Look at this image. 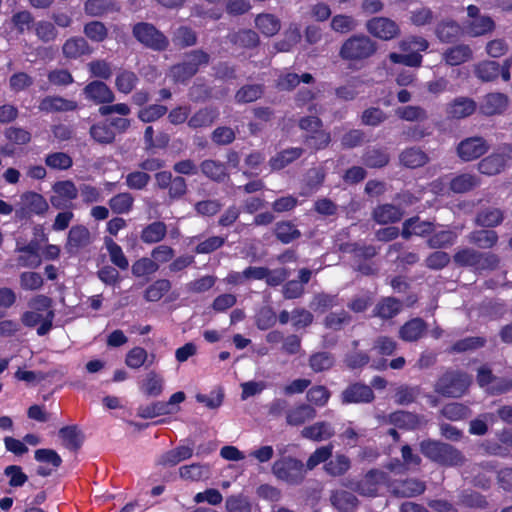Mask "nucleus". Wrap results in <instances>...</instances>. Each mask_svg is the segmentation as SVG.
Wrapping results in <instances>:
<instances>
[{
  "label": "nucleus",
  "mask_w": 512,
  "mask_h": 512,
  "mask_svg": "<svg viewBox=\"0 0 512 512\" xmlns=\"http://www.w3.org/2000/svg\"><path fill=\"white\" fill-rule=\"evenodd\" d=\"M335 434L334 428L329 422L320 421L306 426L301 431L303 438L320 442L330 439Z\"/></svg>",
  "instance_id": "nucleus-20"
},
{
  "label": "nucleus",
  "mask_w": 512,
  "mask_h": 512,
  "mask_svg": "<svg viewBox=\"0 0 512 512\" xmlns=\"http://www.w3.org/2000/svg\"><path fill=\"white\" fill-rule=\"evenodd\" d=\"M316 410L309 404L298 405L286 413V422L291 426H300L316 417Z\"/></svg>",
  "instance_id": "nucleus-27"
},
{
  "label": "nucleus",
  "mask_w": 512,
  "mask_h": 512,
  "mask_svg": "<svg viewBox=\"0 0 512 512\" xmlns=\"http://www.w3.org/2000/svg\"><path fill=\"white\" fill-rule=\"evenodd\" d=\"M255 27L265 36L272 37L281 29V21L270 13H261L255 18Z\"/></svg>",
  "instance_id": "nucleus-30"
},
{
  "label": "nucleus",
  "mask_w": 512,
  "mask_h": 512,
  "mask_svg": "<svg viewBox=\"0 0 512 512\" xmlns=\"http://www.w3.org/2000/svg\"><path fill=\"white\" fill-rule=\"evenodd\" d=\"M471 384V377L463 372L448 371L435 385V391L445 397L458 398L465 394Z\"/></svg>",
  "instance_id": "nucleus-4"
},
{
  "label": "nucleus",
  "mask_w": 512,
  "mask_h": 512,
  "mask_svg": "<svg viewBox=\"0 0 512 512\" xmlns=\"http://www.w3.org/2000/svg\"><path fill=\"white\" fill-rule=\"evenodd\" d=\"M138 385L144 395L158 397L164 391L165 380L160 373L151 370L143 376Z\"/></svg>",
  "instance_id": "nucleus-18"
},
{
  "label": "nucleus",
  "mask_w": 512,
  "mask_h": 512,
  "mask_svg": "<svg viewBox=\"0 0 512 512\" xmlns=\"http://www.w3.org/2000/svg\"><path fill=\"white\" fill-rule=\"evenodd\" d=\"M350 465L351 463L347 456L337 454L325 464L324 469L331 476H341L349 470Z\"/></svg>",
  "instance_id": "nucleus-48"
},
{
  "label": "nucleus",
  "mask_w": 512,
  "mask_h": 512,
  "mask_svg": "<svg viewBox=\"0 0 512 512\" xmlns=\"http://www.w3.org/2000/svg\"><path fill=\"white\" fill-rule=\"evenodd\" d=\"M367 31L373 36L390 40L400 33V28L396 22L385 17H374L366 23Z\"/></svg>",
  "instance_id": "nucleus-9"
},
{
  "label": "nucleus",
  "mask_w": 512,
  "mask_h": 512,
  "mask_svg": "<svg viewBox=\"0 0 512 512\" xmlns=\"http://www.w3.org/2000/svg\"><path fill=\"white\" fill-rule=\"evenodd\" d=\"M159 269V264L148 257H143L134 262L132 273L136 277H143L155 273Z\"/></svg>",
  "instance_id": "nucleus-62"
},
{
  "label": "nucleus",
  "mask_w": 512,
  "mask_h": 512,
  "mask_svg": "<svg viewBox=\"0 0 512 512\" xmlns=\"http://www.w3.org/2000/svg\"><path fill=\"white\" fill-rule=\"evenodd\" d=\"M229 40L242 47H255L259 43L258 34L250 29L241 30L229 35Z\"/></svg>",
  "instance_id": "nucleus-54"
},
{
  "label": "nucleus",
  "mask_w": 512,
  "mask_h": 512,
  "mask_svg": "<svg viewBox=\"0 0 512 512\" xmlns=\"http://www.w3.org/2000/svg\"><path fill=\"white\" fill-rule=\"evenodd\" d=\"M494 21L489 16L476 17L463 24V32L471 37H477L493 31Z\"/></svg>",
  "instance_id": "nucleus-24"
},
{
  "label": "nucleus",
  "mask_w": 512,
  "mask_h": 512,
  "mask_svg": "<svg viewBox=\"0 0 512 512\" xmlns=\"http://www.w3.org/2000/svg\"><path fill=\"white\" fill-rule=\"evenodd\" d=\"M210 56L203 50H193L187 54V60L171 67L169 76L174 82H185L194 76L199 66L208 64Z\"/></svg>",
  "instance_id": "nucleus-7"
},
{
  "label": "nucleus",
  "mask_w": 512,
  "mask_h": 512,
  "mask_svg": "<svg viewBox=\"0 0 512 512\" xmlns=\"http://www.w3.org/2000/svg\"><path fill=\"white\" fill-rule=\"evenodd\" d=\"M474 74L482 82H492L500 75V64L490 60L481 61L474 65Z\"/></svg>",
  "instance_id": "nucleus-34"
},
{
  "label": "nucleus",
  "mask_w": 512,
  "mask_h": 512,
  "mask_svg": "<svg viewBox=\"0 0 512 512\" xmlns=\"http://www.w3.org/2000/svg\"><path fill=\"white\" fill-rule=\"evenodd\" d=\"M90 243V232L82 225L73 226L68 234L67 245L71 248L85 247Z\"/></svg>",
  "instance_id": "nucleus-45"
},
{
  "label": "nucleus",
  "mask_w": 512,
  "mask_h": 512,
  "mask_svg": "<svg viewBox=\"0 0 512 512\" xmlns=\"http://www.w3.org/2000/svg\"><path fill=\"white\" fill-rule=\"evenodd\" d=\"M433 231V224L421 221L419 217H412L403 223L402 237L409 239L411 236H424Z\"/></svg>",
  "instance_id": "nucleus-29"
},
{
  "label": "nucleus",
  "mask_w": 512,
  "mask_h": 512,
  "mask_svg": "<svg viewBox=\"0 0 512 512\" xmlns=\"http://www.w3.org/2000/svg\"><path fill=\"white\" fill-rule=\"evenodd\" d=\"M395 113L400 119L406 121H423L428 117L425 109L412 105L399 107Z\"/></svg>",
  "instance_id": "nucleus-61"
},
{
  "label": "nucleus",
  "mask_w": 512,
  "mask_h": 512,
  "mask_svg": "<svg viewBox=\"0 0 512 512\" xmlns=\"http://www.w3.org/2000/svg\"><path fill=\"white\" fill-rule=\"evenodd\" d=\"M45 164L54 170H67L72 167V158L64 152L50 153L45 157Z\"/></svg>",
  "instance_id": "nucleus-55"
},
{
  "label": "nucleus",
  "mask_w": 512,
  "mask_h": 512,
  "mask_svg": "<svg viewBox=\"0 0 512 512\" xmlns=\"http://www.w3.org/2000/svg\"><path fill=\"white\" fill-rule=\"evenodd\" d=\"M193 455V448L189 446H178L162 454L158 459L160 465L171 467L189 459Z\"/></svg>",
  "instance_id": "nucleus-32"
},
{
  "label": "nucleus",
  "mask_w": 512,
  "mask_h": 512,
  "mask_svg": "<svg viewBox=\"0 0 512 512\" xmlns=\"http://www.w3.org/2000/svg\"><path fill=\"white\" fill-rule=\"evenodd\" d=\"M400 161L409 168H417L428 161L427 155L417 148H410L403 151L400 155Z\"/></svg>",
  "instance_id": "nucleus-47"
},
{
  "label": "nucleus",
  "mask_w": 512,
  "mask_h": 512,
  "mask_svg": "<svg viewBox=\"0 0 512 512\" xmlns=\"http://www.w3.org/2000/svg\"><path fill=\"white\" fill-rule=\"evenodd\" d=\"M477 108L476 102L468 97H457L447 108V114L451 118L462 119L472 115Z\"/></svg>",
  "instance_id": "nucleus-22"
},
{
  "label": "nucleus",
  "mask_w": 512,
  "mask_h": 512,
  "mask_svg": "<svg viewBox=\"0 0 512 512\" xmlns=\"http://www.w3.org/2000/svg\"><path fill=\"white\" fill-rule=\"evenodd\" d=\"M390 422L398 428L414 429L421 423L420 418L410 412L397 411L389 416Z\"/></svg>",
  "instance_id": "nucleus-44"
},
{
  "label": "nucleus",
  "mask_w": 512,
  "mask_h": 512,
  "mask_svg": "<svg viewBox=\"0 0 512 512\" xmlns=\"http://www.w3.org/2000/svg\"><path fill=\"white\" fill-rule=\"evenodd\" d=\"M171 289V283L167 279H159L153 282L145 291L147 301L160 300Z\"/></svg>",
  "instance_id": "nucleus-58"
},
{
  "label": "nucleus",
  "mask_w": 512,
  "mask_h": 512,
  "mask_svg": "<svg viewBox=\"0 0 512 512\" xmlns=\"http://www.w3.org/2000/svg\"><path fill=\"white\" fill-rule=\"evenodd\" d=\"M386 474L379 470L369 471L354 488L360 495L374 497L379 486L386 481Z\"/></svg>",
  "instance_id": "nucleus-13"
},
{
  "label": "nucleus",
  "mask_w": 512,
  "mask_h": 512,
  "mask_svg": "<svg viewBox=\"0 0 512 512\" xmlns=\"http://www.w3.org/2000/svg\"><path fill=\"white\" fill-rule=\"evenodd\" d=\"M34 32L39 40L48 43L57 38L58 31L55 25L46 20H40L33 24Z\"/></svg>",
  "instance_id": "nucleus-53"
},
{
  "label": "nucleus",
  "mask_w": 512,
  "mask_h": 512,
  "mask_svg": "<svg viewBox=\"0 0 512 512\" xmlns=\"http://www.w3.org/2000/svg\"><path fill=\"white\" fill-rule=\"evenodd\" d=\"M200 170L206 178L217 183H222L229 179L227 165L218 160L206 159L202 161L200 164Z\"/></svg>",
  "instance_id": "nucleus-19"
},
{
  "label": "nucleus",
  "mask_w": 512,
  "mask_h": 512,
  "mask_svg": "<svg viewBox=\"0 0 512 512\" xmlns=\"http://www.w3.org/2000/svg\"><path fill=\"white\" fill-rule=\"evenodd\" d=\"M341 399L343 404L370 403L374 400V393L370 386L355 383L342 392Z\"/></svg>",
  "instance_id": "nucleus-12"
},
{
  "label": "nucleus",
  "mask_w": 512,
  "mask_h": 512,
  "mask_svg": "<svg viewBox=\"0 0 512 512\" xmlns=\"http://www.w3.org/2000/svg\"><path fill=\"white\" fill-rule=\"evenodd\" d=\"M49 209L47 200L39 193L26 191L19 197L15 207V217L19 220H27L32 216H44Z\"/></svg>",
  "instance_id": "nucleus-5"
},
{
  "label": "nucleus",
  "mask_w": 512,
  "mask_h": 512,
  "mask_svg": "<svg viewBox=\"0 0 512 512\" xmlns=\"http://www.w3.org/2000/svg\"><path fill=\"white\" fill-rule=\"evenodd\" d=\"M133 36L144 46L155 50L163 51L169 45L168 38L150 23L141 22L133 27Z\"/></svg>",
  "instance_id": "nucleus-8"
},
{
  "label": "nucleus",
  "mask_w": 512,
  "mask_h": 512,
  "mask_svg": "<svg viewBox=\"0 0 512 512\" xmlns=\"http://www.w3.org/2000/svg\"><path fill=\"white\" fill-rule=\"evenodd\" d=\"M454 262L459 266L472 267L476 270L494 269L499 258L491 252H480L473 248L459 249L453 256Z\"/></svg>",
  "instance_id": "nucleus-2"
},
{
  "label": "nucleus",
  "mask_w": 512,
  "mask_h": 512,
  "mask_svg": "<svg viewBox=\"0 0 512 512\" xmlns=\"http://www.w3.org/2000/svg\"><path fill=\"white\" fill-rule=\"evenodd\" d=\"M181 478L190 481H202L211 477L212 470L209 464H191L182 466L179 470Z\"/></svg>",
  "instance_id": "nucleus-33"
},
{
  "label": "nucleus",
  "mask_w": 512,
  "mask_h": 512,
  "mask_svg": "<svg viewBox=\"0 0 512 512\" xmlns=\"http://www.w3.org/2000/svg\"><path fill=\"white\" fill-rule=\"evenodd\" d=\"M427 325L421 318H414L406 322L399 331V336L407 342H414L420 339L426 332Z\"/></svg>",
  "instance_id": "nucleus-28"
},
{
  "label": "nucleus",
  "mask_w": 512,
  "mask_h": 512,
  "mask_svg": "<svg viewBox=\"0 0 512 512\" xmlns=\"http://www.w3.org/2000/svg\"><path fill=\"white\" fill-rule=\"evenodd\" d=\"M88 100L96 104L112 103L115 99L113 91L102 81H92L83 89Z\"/></svg>",
  "instance_id": "nucleus-16"
},
{
  "label": "nucleus",
  "mask_w": 512,
  "mask_h": 512,
  "mask_svg": "<svg viewBox=\"0 0 512 512\" xmlns=\"http://www.w3.org/2000/svg\"><path fill=\"white\" fill-rule=\"evenodd\" d=\"M457 235L450 230H442L434 233L427 241L430 248H444L455 243Z\"/></svg>",
  "instance_id": "nucleus-60"
},
{
  "label": "nucleus",
  "mask_w": 512,
  "mask_h": 512,
  "mask_svg": "<svg viewBox=\"0 0 512 512\" xmlns=\"http://www.w3.org/2000/svg\"><path fill=\"white\" fill-rule=\"evenodd\" d=\"M77 108V103L60 96H47L41 100L39 109L44 112H66Z\"/></svg>",
  "instance_id": "nucleus-26"
},
{
  "label": "nucleus",
  "mask_w": 512,
  "mask_h": 512,
  "mask_svg": "<svg viewBox=\"0 0 512 512\" xmlns=\"http://www.w3.org/2000/svg\"><path fill=\"white\" fill-rule=\"evenodd\" d=\"M53 318V311H48L46 314H44L31 309L22 315L21 321L25 326L28 327H34L40 324V326L37 328V334L44 336L52 328Z\"/></svg>",
  "instance_id": "nucleus-14"
},
{
  "label": "nucleus",
  "mask_w": 512,
  "mask_h": 512,
  "mask_svg": "<svg viewBox=\"0 0 512 512\" xmlns=\"http://www.w3.org/2000/svg\"><path fill=\"white\" fill-rule=\"evenodd\" d=\"M167 234V226L162 221H155L141 232V240L146 244H154L162 241Z\"/></svg>",
  "instance_id": "nucleus-37"
},
{
  "label": "nucleus",
  "mask_w": 512,
  "mask_h": 512,
  "mask_svg": "<svg viewBox=\"0 0 512 512\" xmlns=\"http://www.w3.org/2000/svg\"><path fill=\"white\" fill-rule=\"evenodd\" d=\"M276 237L285 244H288L301 236L300 231L294 224L288 221L279 222L275 228Z\"/></svg>",
  "instance_id": "nucleus-51"
},
{
  "label": "nucleus",
  "mask_w": 512,
  "mask_h": 512,
  "mask_svg": "<svg viewBox=\"0 0 512 512\" xmlns=\"http://www.w3.org/2000/svg\"><path fill=\"white\" fill-rule=\"evenodd\" d=\"M172 40L176 46L184 48L194 45L197 41V36L192 29L181 26L174 32Z\"/></svg>",
  "instance_id": "nucleus-63"
},
{
  "label": "nucleus",
  "mask_w": 512,
  "mask_h": 512,
  "mask_svg": "<svg viewBox=\"0 0 512 512\" xmlns=\"http://www.w3.org/2000/svg\"><path fill=\"white\" fill-rule=\"evenodd\" d=\"M332 505L343 512L353 511L358 505V499L351 492L339 490L331 495Z\"/></svg>",
  "instance_id": "nucleus-40"
},
{
  "label": "nucleus",
  "mask_w": 512,
  "mask_h": 512,
  "mask_svg": "<svg viewBox=\"0 0 512 512\" xmlns=\"http://www.w3.org/2000/svg\"><path fill=\"white\" fill-rule=\"evenodd\" d=\"M480 185V178L474 174H459L451 179L450 189L454 193H466Z\"/></svg>",
  "instance_id": "nucleus-35"
},
{
  "label": "nucleus",
  "mask_w": 512,
  "mask_h": 512,
  "mask_svg": "<svg viewBox=\"0 0 512 512\" xmlns=\"http://www.w3.org/2000/svg\"><path fill=\"white\" fill-rule=\"evenodd\" d=\"M138 82L137 75L132 71L123 70L119 72L115 79V85L119 92L129 94L136 87Z\"/></svg>",
  "instance_id": "nucleus-49"
},
{
  "label": "nucleus",
  "mask_w": 512,
  "mask_h": 512,
  "mask_svg": "<svg viewBox=\"0 0 512 512\" xmlns=\"http://www.w3.org/2000/svg\"><path fill=\"white\" fill-rule=\"evenodd\" d=\"M164 401H157L151 404L140 406L137 415L143 419H151L158 416L170 415Z\"/></svg>",
  "instance_id": "nucleus-56"
},
{
  "label": "nucleus",
  "mask_w": 512,
  "mask_h": 512,
  "mask_svg": "<svg viewBox=\"0 0 512 512\" xmlns=\"http://www.w3.org/2000/svg\"><path fill=\"white\" fill-rule=\"evenodd\" d=\"M301 39L300 30L296 25H290L284 33L283 40L277 42L275 47L280 52H287Z\"/></svg>",
  "instance_id": "nucleus-59"
},
{
  "label": "nucleus",
  "mask_w": 512,
  "mask_h": 512,
  "mask_svg": "<svg viewBox=\"0 0 512 512\" xmlns=\"http://www.w3.org/2000/svg\"><path fill=\"white\" fill-rule=\"evenodd\" d=\"M218 113L214 109L204 108L197 111L188 121V125L191 128H201L211 125Z\"/></svg>",
  "instance_id": "nucleus-52"
},
{
  "label": "nucleus",
  "mask_w": 512,
  "mask_h": 512,
  "mask_svg": "<svg viewBox=\"0 0 512 512\" xmlns=\"http://www.w3.org/2000/svg\"><path fill=\"white\" fill-rule=\"evenodd\" d=\"M91 47L83 37H71L62 46L63 55L68 59H77L91 53Z\"/></svg>",
  "instance_id": "nucleus-25"
},
{
  "label": "nucleus",
  "mask_w": 512,
  "mask_h": 512,
  "mask_svg": "<svg viewBox=\"0 0 512 512\" xmlns=\"http://www.w3.org/2000/svg\"><path fill=\"white\" fill-rule=\"evenodd\" d=\"M425 483L416 479L397 481L390 485L393 494L399 497H414L425 491Z\"/></svg>",
  "instance_id": "nucleus-21"
},
{
  "label": "nucleus",
  "mask_w": 512,
  "mask_h": 512,
  "mask_svg": "<svg viewBox=\"0 0 512 512\" xmlns=\"http://www.w3.org/2000/svg\"><path fill=\"white\" fill-rule=\"evenodd\" d=\"M105 246L109 253L111 262L122 270H126L129 267V261L122 248L109 237H105Z\"/></svg>",
  "instance_id": "nucleus-42"
},
{
  "label": "nucleus",
  "mask_w": 512,
  "mask_h": 512,
  "mask_svg": "<svg viewBox=\"0 0 512 512\" xmlns=\"http://www.w3.org/2000/svg\"><path fill=\"white\" fill-rule=\"evenodd\" d=\"M376 50V43L368 36L356 35L343 43L339 54L345 60H364L371 57Z\"/></svg>",
  "instance_id": "nucleus-6"
},
{
  "label": "nucleus",
  "mask_w": 512,
  "mask_h": 512,
  "mask_svg": "<svg viewBox=\"0 0 512 512\" xmlns=\"http://www.w3.org/2000/svg\"><path fill=\"white\" fill-rule=\"evenodd\" d=\"M467 239L469 243L478 246L481 249H490L498 242V234L492 229H482L472 231Z\"/></svg>",
  "instance_id": "nucleus-31"
},
{
  "label": "nucleus",
  "mask_w": 512,
  "mask_h": 512,
  "mask_svg": "<svg viewBox=\"0 0 512 512\" xmlns=\"http://www.w3.org/2000/svg\"><path fill=\"white\" fill-rule=\"evenodd\" d=\"M505 218L504 211L497 207H487L478 211L475 224L484 228L499 226Z\"/></svg>",
  "instance_id": "nucleus-23"
},
{
  "label": "nucleus",
  "mask_w": 512,
  "mask_h": 512,
  "mask_svg": "<svg viewBox=\"0 0 512 512\" xmlns=\"http://www.w3.org/2000/svg\"><path fill=\"white\" fill-rule=\"evenodd\" d=\"M508 106V97L503 93H489L483 97L479 110L486 116L503 113Z\"/></svg>",
  "instance_id": "nucleus-17"
},
{
  "label": "nucleus",
  "mask_w": 512,
  "mask_h": 512,
  "mask_svg": "<svg viewBox=\"0 0 512 512\" xmlns=\"http://www.w3.org/2000/svg\"><path fill=\"white\" fill-rule=\"evenodd\" d=\"M420 450L425 457L441 465L457 466L464 462L462 453L447 443L424 440L420 444Z\"/></svg>",
  "instance_id": "nucleus-1"
},
{
  "label": "nucleus",
  "mask_w": 512,
  "mask_h": 512,
  "mask_svg": "<svg viewBox=\"0 0 512 512\" xmlns=\"http://www.w3.org/2000/svg\"><path fill=\"white\" fill-rule=\"evenodd\" d=\"M489 149L488 144L482 137H470L461 141L457 152L464 161H471L484 155Z\"/></svg>",
  "instance_id": "nucleus-10"
},
{
  "label": "nucleus",
  "mask_w": 512,
  "mask_h": 512,
  "mask_svg": "<svg viewBox=\"0 0 512 512\" xmlns=\"http://www.w3.org/2000/svg\"><path fill=\"white\" fill-rule=\"evenodd\" d=\"M463 32L461 27L455 21H443L436 28V35L441 42L450 43L457 39Z\"/></svg>",
  "instance_id": "nucleus-41"
},
{
  "label": "nucleus",
  "mask_w": 512,
  "mask_h": 512,
  "mask_svg": "<svg viewBox=\"0 0 512 512\" xmlns=\"http://www.w3.org/2000/svg\"><path fill=\"white\" fill-rule=\"evenodd\" d=\"M272 473L281 481L290 485H298L304 480L306 469L301 460L284 456L273 463Z\"/></svg>",
  "instance_id": "nucleus-3"
},
{
  "label": "nucleus",
  "mask_w": 512,
  "mask_h": 512,
  "mask_svg": "<svg viewBox=\"0 0 512 512\" xmlns=\"http://www.w3.org/2000/svg\"><path fill=\"white\" fill-rule=\"evenodd\" d=\"M83 32L93 42H103L108 36V29L100 21H91L85 24Z\"/></svg>",
  "instance_id": "nucleus-57"
},
{
  "label": "nucleus",
  "mask_w": 512,
  "mask_h": 512,
  "mask_svg": "<svg viewBox=\"0 0 512 512\" xmlns=\"http://www.w3.org/2000/svg\"><path fill=\"white\" fill-rule=\"evenodd\" d=\"M473 50L468 44H457L448 47L442 53V59L448 66H459L473 59Z\"/></svg>",
  "instance_id": "nucleus-15"
},
{
  "label": "nucleus",
  "mask_w": 512,
  "mask_h": 512,
  "mask_svg": "<svg viewBox=\"0 0 512 512\" xmlns=\"http://www.w3.org/2000/svg\"><path fill=\"white\" fill-rule=\"evenodd\" d=\"M225 507L228 512H251L249 499L242 495H231L226 498Z\"/></svg>",
  "instance_id": "nucleus-64"
},
{
  "label": "nucleus",
  "mask_w": 512,
  "mask_h": 512,
  "mask_svg": "<svg viewBox=\"0 0 512 512\" xmlns=\"http://www.w3.org/2000/svg\"><path fill=\"white\" fill-rule=\"evenodd\" d=\"M63 445L70 450H77L82 444V436L76 426H66L59 430Z\"/></svg>",
  "instance_id": "nucleus-46"
},
{
  "label": "nucleus",
  "mask_w": 512,
  "mask_h": 512,
  "mask_svg": "<svg viewBox=\"0 0 512 512\" xmlns=\"http://www.w3.org/2000/svg\"><path fill=\"white\" fill-rule=\"evenodd\" d=\"M402 216L403 212L398 207L391 204L380 205L373 212V217L379 224L397 222Z\"/></svg>",
  "instance_id": "nucleus-39"
},
{
  "label": "nucleus",
  "mask_w": 512,
  "mask_h": 512,
  "mask_svg": "<svg viewBox=\"0 0 512 512\" xmlns=\"http://www.w3.org/2000/svg\"><path fill=\"white\" fill-rule=\"evenodd\" d=\"M91 137L102 144H109L115 138V132L106 122H99L90 128Z\"/></svg>",
  "instance_id": "nucleus-50"
},
{
  "label": "nucleus",
  "mask_w": 512,
  "mask_h": 512,
  "mask_svg": "<svg viewBox=\"0 0 512 512\" xmlns=\"http://www.w3.org/2000/svg\"><path fill=\"white\" fill-rule=\"evenodd\" d=\"M303 153L301 148H289L280 153L275 157L271 158L270 166L274 170H280L286 167L291 162L298 159Z\"/></svg>",
  "instance_id": "nucleus-43"
},
{
  "label": "nucleus",
  "mask_w": 512,
  "mask_h": 512,
  "mask_svg": "<svg viewBox=\"0 0 512 512\" xmlns=\"http://www.w3.org/2000/svg\"><path fill=\"white\" fill-rule=\"evenodd\" d=\"M134 197L129 192H121L108 201V205L115 214H128L132 211L134 206Z\"/></svg>",
  "instance_id": "nucleus-36"
},
{
  "label": "nucleus",
  "mask_w": 512,
  "mask_h": 512,
  "mask_svg": "<svg viewBox=\"0 0 512 512\" xmlns=\"http://www.w3.org/2000/svg\"><path fill=\"white\" fill-rule=\"evenodd\" d=\"M505 167V159L496 153L485 157L478 163L479 172L488 176L501 173Z\"/></svg>",
  "instance_id": "nucleus-38"
},
{
  "label": "nucleus",
  "mask_w": 512,
  "mask_h": 512,
  "mask_svg": "<svg viewBox=\"0 0 512 512\" xmlns=\"http://www.w3.org/2000/svg\"><path fill=\"white\" fill-rule=\"evenodd\" d=\"M54 196L50 201L55 208H63L67 202L75 200L78 196V188L71 180L58 181L53 185Z\"/></svg>",
  "instance_id": "nucleus-11"
}]
</instances>
